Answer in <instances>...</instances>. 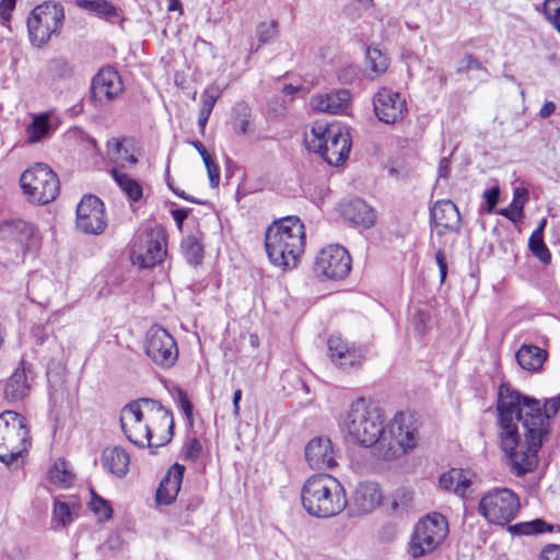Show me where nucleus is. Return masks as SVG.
Listing matches in <instances>:
<instances>
[{"instance_id": "dca6fc26", "label": "nucleus", "mask_w": 560, "mask_h": 560, "mask_svg": "<svg viewBox=\"0 0 560 560\" xmlns=\"http://www.w3.org/2000/svg\"><path fill=\"white\" fill-rule=\"evenodd\" d=\"M314 270L327 279L341 280L351 270V257L345 247L329 245L317 254Z\"/></svg>"}, {"instance_id": "f8f14e48", "label": "nucleus", "mask_w": 560, "mask_h": 560, "mask_svg": "<svg viewBox=\"0 0 560 560\" xmlns=\"http://www.w3.org/2000/svg\"><path fill=\"white\" fill-rule=\"evenodd\" d=\"M125 423L141 422L150 423L151 427L158 423L167 429L168 442L173 435L174 418L170 409L165 408L159 400L152 398H139L130 401L120 411Z\"/></svg>"}, {"instance_id": "cd10ccee", "label": "nucleus", "mask_w": 560, "mask_h": 560, "mask_svg": "<svg viewBox=\"0 0 560 560\" xmlns=\"http://www.w3.org/2000/svg\"><path fill=\"white\" fill-rule=\"evenodd\" d=\"M343 217L353 224L365 229L371 228L375 222V212L364 200L354 198L343 205Z\"/></svg>"}, {"instance_id": "a878e982", "label": "nucleus", "mask_w": 560, "mask_h": 560, "mask_svg": "<svg viewBox=\"0 0 560 560\" xmlns=\"http://www.w3.org/2000/svg\"><path fill=\"white\" fill-rule=\"evenodd\" d=\"M185 467L174 464L161 480L156 490V502L159 504H171L177 497L184 476Z\"/></svg>"}, {"instance_id": "f03ea898", "label": "nucleus", "mask_w": 560, "mask_h": 560, "mask_svg": "<svg viewBox=\"0 0 560 560\" xmlns=\"http://www.w3.org/2000/svg\"><path fill=\"white\" fill-rule=\"evenodd\" d=\"M301 501L310 515L319 518L340 514L348 502L343 486L328 474H317L307 478L301 491Z\"/></svg>"}, {"instance_id": "e433bc0d", "label": "nucleus", "mask_w": 560, "mask_h": 560, "mask_svg": "<svg viewBox=\"0 0 560 560\" xmlns=\"http://www.w3.org/2000/svg\"><path fill=\"white\" fill-rule=\"evenodd\" d=\"M77 2L80 8L95 12L107 20L118 16L116 7L107 0H78Z\"/></svg>"}, {"instance_id": "69168bd1", "label": "nucleus", "mask_w": 560, "mask_h": 560, "mask_svg": "<svg viewBox=\"0 0 560 560\" xmlns=\"http://www.w3.org/2000/svg\"><path fill=\"white\" fill-rule=\"evenodd\" d=\"M189 143L199 152V154L201 155L203 162H207V160L211 159V156L208 153L207 149L205 148V145L200 141L194 140V141H190Z\"/></svg>"}, {"instance_id": "a211bd4d", "label": "nucleus", "mask_w": 560, "mask_h": 560, "mask_svg": "<svg viewBox=\"0 0 560 560\" xmlns=\"http://www.w3.org/2000/svg\"><path fill=\"white\" fill-rule=\"evenodd\" d=\"M105 226L102 200L93 195L84 196L77 207V228L85 234H100Z\"/></svg>"}, {"instance_id": "ddd939ff", "label": "nucleus", "mask_w": 560, "mask_h": 560, "mask_svg": "<svg viewBox=\"0 0 560 560\" xmlns=\"http://www.w3.org/2000/svg\"><path fill=\"white\" fill-rule=\"evenodd\" d=\"M36 228L24 220H5L0 224V247L13 254L16 259H23L38 243Z\"/></svg>"}, {"instance_id": "8fccbe9b", "label": "nucleus", "mask_w": 560, "mask_h": 560, "mask_svg": "<svg viewBox=\"0 0 560 560\" xmlns=\"http://www.w3.org/2000/svg\"><path fill=\"white\" fill-rule=\"evenodd\" d=\"M410 501L411 494L407 490L397 491L393 500V510L395 512H402Z\"/></svg>"}, {"instance_id": "052dcab7", "label": "nucleus", "mask_w": 560, "mask_h": 560, "mask_svg": "<svg viewBox=\"0 0 560 560\" xmlns=\"http://www.w3.org/2000/svg\"><path fill=\"white\" fill-rule=\"evenodd\" d=\"M499 214L503 215L504 218L509 219L511 222L516 223L520 221L523 217L520 214V212H516L511 207L509 208H502L498 211Z\"/></svg>"}, {"instance_id": "a18cd8bd", "label": "nucleus", "mask_w": 560, "mask_h": 560, "mask_svg": "<svg viewBox=\"0 0 560 560\" xmlns=\"http://www.w3.org/2000/svg\"><path fill=\"white\" fill-rule=\"evenodd\" d=\"M221 92L215 86H208L201 94V110H206L211 113L213 109V106L218 98L220 97Z\"/></svg>"}, {"instance_id": "603ef678", "label": "nucleus", "mask_w": 560, "mask_h": 560, "mask_svg": "<svg viewBox=\"0 0 560 560\" xmlns=\"http://www.w3.org/2000/svg\"><path fill=\"white\" fill-rule=\"evenodd\" d=\"M499 196H500V188L498 186H493L483 192V198L486 199V202H487V212L488 213L493 212L495 206L499 202Z\"/></svg>"}, {"instance_id": "9b49d317", "label": "nucleus", "mask_w": 560, "mask_h": 560, "mask_svg": "<svg viewBox=\"0 0 560 560\" xmlns=\"http://www.w3.org/2000/svg\"><path fill=\"white\" fill-rule=\"evenodd\" d=\"M166 255V236L162 229L139 231L130 248L133 265L150 269L161 264Z\"/></svg>"}, {"instance_id": "680f3d73", "label": "nucleus", "mask_w": 560, "mask_h": 560, "mask_svg": "<svg viewBox=\"0 0 560 560\" xmlns=\"http://www.w3.org/2000/svg\"><path fill=\"white\" fill-rule=\"evenodd\" d=\"M172 217H173L174 221L176 222L177 226L182 228L183 222L188 217V210H186V209H175V210H172Z\"/></svg>"}, {"instance_id": "1a4fd4ad", "label": "nucleus", "mask_w": 560, "mask_h": 560, "mask_svg": "<svg viewBox=\"0 0 560 560\" xmlns=\"http://www.w3.org/2000/svg\"><path fill=\"white\" fill-rule=\"evenodd\" d=\"M21 187L33 202L46 205L56 199L60 185L56 173L44 163L27 168L20 178Z\"/></svg>"}, {"instance_id": "4c0bfd02", "label": "nucleus", "mask_w": 560, "mask_h": 560, "mask_svg": "<svg viewBox=\"0 0 560 560\" xmlns=\"http://www.w3.org/2000/svg\"><path fill=\"white\" fill-rule=\"evenodd\" d=\"M49 476L51 482L62 488H68L73 482V475L68 469L67 463L63 459H58L54 463L49 470Z\"/></svg>"}, {"instance_id": "2eb2a0df", "label": "nucleus", "mask_w": 560, "mask_h": 560, "mask_svg": "<svg viewBox=\"0 0 560 560\" xmlns=\"http://www.w3.org/2000/svg\"><path fill=\"white\" fill-rule=\"evenodd\" d=\"M144 352L156 365L173 366L178 358V349L173 336L163 327L154 325L148 329Z\"/></svg>"}, {"instance_id": "f3484780", "label": "nucleus", "mask_w": 560, "mask_h": 560, "mask_svg": "<svg viewBox=\"0 0 560 560\" xmlns=\"http://www.w3.org/2000/svg\"><path fill=\"white\" fill-rule=\"evenodd\" d=\"M376 117L384 124L392 125L404 119L407 114L406 100L398 92L382 88L373 97Z\"/></svg>"}, {"instance_id": "79ce46f5", "label": "nucleus", "mask_w": 560, "mask_h": 560, "mask_svg": "<svg viewBox=\"0 0 560 560\" xmlns=\"http://www.w3.org/2000/svg\"><path fill=\"white\" fill-rule=\"evenodd\" d=\"M544 13L547 21L560 34V0H546L544 3Z\"/></svg>"}, {"instance_id": "c9c22d12", "label": "nucleus", "mask_w": 560, "mask_h": 560, "mask_svg": "<svg viewBox=\"0 0 560 560\" xmlns=\"http://www.w3.org/2000/svg\"><path fill=\"white\" fill-rule=\"evenodd\" d=\"M365 359V350L352 345L350 349L336 361V365L346 372L359 369Z\"/></svg>"}, {"instance_id": "3c124183", "label": "nucleus", "mask_w": 560, "mask_h": 560, "mask_svg": "<svg viewBox=\"0 0 560 560\" xmlns=\"http://www.w3.org/2000/svg\"><path fill=\"white\" fill-rule=\"evenodd\" d=\"M471 69H482L481 63L472 55L465 56L457 65V72L464 73Z\"/></svg>"}, {"instance_id": "6e6552de", "label": "nucleus", "mask_w": 560, "mask_h": 560, "mask_svg": "<svg viewBox=\"0 0 560 560\" xmlns=\"http://www.w3.org/2000/svg\"><path fill=\"white\" fill-rule=\"evenodd\" d=\"M308 148L330 165L342 164L349 155L351 141L347 131L338 127H314L312 138L308 140Z\"/></svg>"}, {"instance_id": "4d7b16f0", "label": "nucleus", "mask_w": 560, "mask_h": 560, "mask_svg": "<svg viewBox=\"0 0 560 560\" xmlns=\"http://www.w3.org/2000/svg\"><path fill=\"white\" fill-rule=\"evenodd\" d=\"M540 560H560V545H547L541 550Z\"/></svg>"}, {"instance_id": "7ed1b4c3", "label": "nucleus", "mask_w": 560, "mask_h": 560, "mask_svg": "<svg viewBox=\"0 0 560 560\" xmlns=\"http://www.w3.org/2000/svg\"><path fill=\"white\" fill-rule=\"evenodd\" d=\"M304 225L298 217H287L267 229L265 246L270 261L279 267L295 266L304 248Z\"/></svg>"}, {"instance_id": "20e7f679", "label": "nucleus", "mask_w": 560, "mask_h": 560, "mask_svg": "<svg viewBox=\"0 0 560 560\" xmlns=\"http://www.w3.org/2000/svg\"><path fill=\"white\" fill-rule=\"evenodd\" d=\"M340 425L353 442L364 447L380 446L384 434V417L372 401L360 397L345 412Z\"/></svg>"}, {"instance_id": "5701e85b", "label": "nucleus", "mask_w": 560, "mask_h": 560, "mask_svg": "<svg viewBox=\"0 0 560 560\" xmlns=\"http://www.w3.org/2000/svg\"><path fill=\"white\" fill-rule=\"evenodd\" d=\"M351 94L348 90H336L311 97L310 106L313 110L328 114H340L349 105Z\"/></svg>"}, {"instance_id": "ea45409f", "label": "nucleus", "mask_w": 560, "mask_h": 560, "mask_svg": "<svg viewBox=\"0 0 560 560\" xmlns=\"http://www.w3.org/2000/svg\"><path fill=\"white\" fill-rule=\"evenodd\" d=\"M366 63L375 77H378L387 70L388 58L378 48H368Z\"/></svg>"}, {"instance_id": "4be33fe9", "label": "nucleus", "mask_w": 560, "mask_h": 560, "mask_svg": "<svg viewBox=\"0 0 560 560\" xmlns=\"http://www.w3.org/2000/svg\"><path fill=\"white\" fill-rule=\"evenodd\" d=\"M34 378L33 365L21 360L19 366L7 380L3 388L4 398L9 402L23 400L30 393L31 382Z\"/></svg>"}, {"instance_id": "37998d69", "label": "nucleus", "mask_w": 560, "mask_h": 560, "mask_svg": "<svg viewBox=\"0 0 560 560\" xmlns=\"http://www.w3.org/2000/svg\"><path fill=\"white\" fill-rule=\"evenodd\" d=\"M278 32L276 21L260 22L256 27V36L260 45L269 43Z\"/></svg>"}, {"instance_id": "e2e57ef3", "label": "nucleus", "mask_w": 560, "mask_h": 560, "mask_svg": "<svg viewBox=\"0 0 560 560\" xmlns=\"http://www.w3.org/2000/svg\"><path fill=\"white\" fill-rule=\"evenodd\" d=\"M438 174L440 178H447L450 175V160L448 158H443L438 167Z\"/></svg>"}, {"instance_id": "f257e3e1", "label": "nucleus", "mask_w": 560, "mask_h": 560, "mask_svg": "<svg viewBox=\"0 0 560 560\" xmlns=\"http://www.w3.org/2000/svg\"><path fill=\"white\" fill-rule=\"evenodd\" d=\"M559 409V396L541 402L508 384L500 385L497 404L500 446L514 475L522 477L535 470L538 452L550 433V420Z\"/></svg>"}, {"instance_id": "473e14b6", "label": "nucleus", "mask_w": 560, "mask_h": 560, "mask_svg": "<svg viewBox=\"0 0 560 560\" xmlns=\"http://www.w3.org/2000/svg\"><path fill=\"white\" fill-rule=\"evenodd\" d=\"M77 502L55 500L52 509V528H65L73 521V513L78 509Z\"/></svg>"}, {"instance_id": "6e6d98bb", "label": "nucleus", "mask_w": 560, "mask_h": 560, "mask_svg": "<svg viewBox=\"0 0 560 560\" xmlns=\"http://www.w3.org/2000/svg\"><path fill=\"white\" fill-rule=\"evenodd\" d=\"M470 478L468 472L459 469L458 481L456 480V494L464 497L467 489L470 487Z\"/></svg>"}, {"instance_id": "2f4dec72", "label": "nucleus", "mask_w": 560, "mask_h": 560, "mask_svg": "<svg viewBox=\"0 0 560 560\" xmlns=\"http://www.w3.org/2000/svg\"><path fill=\"white\" fill-rule=\"evenodd\" d=\"M109 172L116 184L130 200L139 201L142 198V187L138 180L133 179L117 167H112Z\"/></svg>"}, {"instance_id": "393cba45", "label": "nucleus", "mask_w": 560, "mask_h": 560, "mask_svg": "<svg viewBox=\"0 0 560 560\" xmlns=\"http://www.w3.org/2000/svg\"><path fill=\"white\" fill-rule=\"evenodd\" d=\"M382 491L376 482L364 481L358 485L353 493V506L358 513L366 514L382 502Z\"/></svg>"}, {"instance_id": "c756f323", "label": "nucleus", "mask_w": 560, "mask_h": 560, "mask_svg": "<svg viewBox=\"0 0 560 560\" xmlns=\"http://www.w3.org/2000/svg\"><path fill=\"white\" fill-rule=\"evenodd\" d=\"M547 359V351L544 349L533 346L523 345L516 352V360L518 364L528 371L539 370Z\"/></svg>"}, {"instance_id": "bf43d9fd", "label": "nucleus", "mask_w": 560, "mask_h": 560, "mask_svg": "<svg viewBox=\"0 0 560 560\" xmlns=\"http://www.w3.org/2000/svg\"><path fill=\"white\" fill-rule=\"evenodd\" d=\"M178 404L185 416L187 418H190L192 415V405L188 399L186 393L183 390H178Z\"/></svg>"}, {"instance_id": "9d476101", "label": "nucleus", "mask_w": 560, "mask_h": 560, "mask_svg": "<svg viewBox=\"0 0 560 560\" xmlns=\"http://www.w3.org/2000/svg\"><path fill=\"white\" fill-rule=\"evenodd\" d=\"M521 509L518 495L508 488L488 491L480 500L478 512L489 523L504 526L514 520Z\"/></svg>"}, {"instance_id": "423d86ee", "label": "nucleus", "mask_w": 560, "mask_h": 560, "mask_svg": "<svg viewBox=\"0 0 560 560\" xmlns=\"http://www.w3.org/2000/svg\"><path fill=\"white\" fill-rule=\"evenodd\" d=\"M31 445L30 432L24 418L13 411L0 413V460L10 464Z\"/></svg>"}, {"instance_id": "de8ad7c7", "label": "nucleus", "mask_w": 560, "mask_h": 560, "mask_svg": "<svg viewBox=\"0 0 560 560\" xmlns=\"http://www.w3.org/2000/svg\"><path fill=\"white\" fill-rule=\"evenodd\" d=\"M459 469H452L448 472L443 474L440 477V486L447 490L456 493V480L458 481Z\"/></svg>"}, {"instance_id": "13d9d810", "label": "nucleus", "mask_w": 560, "mask_h": 560, "mask_svg": "<svg viewBox=\"0 0 560 560\" xmlns=\"http://www.w3.org/2000/svg\"><path fill=\"white\" fill-rule=\"evenodd\" d=\"M435 261L440 270V281L444 282L447 276V262L443 249L435 253Z\"/></svg>"}, {"instance_id": "864d4df0", "label": "nucleus", "mask_w": 560, "mask_h": 560, "mask_svg": "<svg viewBox=\"0 0 560 560\" xmlns=\"http://www.w3.org/2000/svg\"><path fill=\"white\" fill-rule=\"evenodd\" d=\"M205 166L207 168L208 177L210 180V185L212 188L218 187L220 182V171L219 166L214 163L212 159L207 160V162H203Z\"/></svg>"}, {"instance_id": "aec40b11", "label": "nucleus", "mask_w": 560, "mask_h": 560, "mask_svg": "<svg viewBox=\"0 0 560 560\" xmlns=\"http://www.w3.org/2000/svg\"><path fill=\"white\" fill-rule=\"evenodd\" d=\"M122 82L120 75L113 68L102 69L92 81L91 97L100 104H106L120 95Z\"/></svg>"}, {"instance_id": "4468645a", "label": "nucleus", "mask_w": 560, "mask_h": 560, "mask_svg": "<svg viewBox=\"0 0 560 560\" xmlns=\"http://www.w3.org/2000/svg\"><path fill=\"white\" fill-rule=\"evenodd\" d=\"M418 441L416 422L411 416L398 413L395 416L389 431L384 430L380 451L385 459L396 456L397 451L406 452L413 448Z\"/></svg>"}, {"instance_id": "c85d7f7f", "label": "nucleus", "mask_w": 560, "mask_h": 560, "mask_svg": "<svg viewBox=\"0 0 560 560\" xmlns=\"http://www.w3.org/2000/svg\"><path fill=\"white\" fill-rule=\"evenodd\" d=\"M119 422L120 428L125 433L126 438L128 439V441H130L132 444L139 447H159L167 443L166 440L158 444H153L151 442L153 429L151 424L148 422L125 423L122 416H120Z\"/></svg>"}, {"instance_id": "72a5a7b5", "label": "nucleus", "mask_w": 560, "mask_h": 560, "mask_svg": "<svg viewBox=\"0 0 560 560\" xmlns=\"http://www.w3.org/2000/svg\"><path fill=\"white\" fill-rule=\"evenodd\" d=\"M182 253L186 261L191 266H198L203 259V246L194 235H187L180 243Z\"/></svg>"}, {"instance_id": "a19ab883", "label": "nucleus", "mask_w": 560, "mask_h": 560, "mask_svg": "<svg viewBox=\"0 0 560 560\" xmlns=\"http://www.w3.org/2000/svg\"><path fill=\"white\" fill-rule=\"evenodd\" d=\"M327 345L330 359L336 363V361L341 359V355L347 352L353 343H349L343 340L341 336L332 335L329 337Z\"/></svg>"}, {"instance_id": "58836bf2", "label": "nucleus", "mask_w": 560, "mask_h": 560, "mask_svg": "<svg viewBox=\"0 0 560 560\" xmlns=\"http://www.w3.org/2000/svg\"><path fill=\"white\" fill-rule=\"evenodd\" d=\"M528 247L533 255L542 264H550L551 253L544 242V235H538V232H533L528 240Z\"/></svg>"}, {"instance_id": "39448f33", "label": "nucleus", "mask_w": 560, "mask_h": 560, "mask_svg": "<svg viewBox=\"0 0 560 560\" xmlns=\"http://www.w3.org/2000/svg\"><path fill=\"white\" fill-rule=\"evenodd\" d=\"M63 7L54 1L36 5L26 20L28 39L36 48L44 47L52 36L58 35L63 25Z\"/></svg>"}, {"instance_id": "b1692460", "label": "nucleus", "mask_w": 560, "mask_h": 560, "mask_svg": "<svg viewBox=\"0 0 560 560\" xmlns=\"http://www.w3.org/2000/svg\"><path fill=\"white\" fill-rule=\"evenodd\" d=\"M107 158L113 167H126L127 165H135L138 162L136 155V148L133 141L127 138H112L107 141Z\"/></svg>"}, {"instance_id": "5fc2aeb1", "label": "nucleus", "mask_w": 560, "mask_h": 560, "mask_svg": "<svg viewBox=\"0 0 560 560\" xmlns=\"http://www.w3.org/2000/svg\"><path fill=\"white\" fill-rule=\"evenodd\" d=\"M526 196H527V192L525 190L521 191L520 189H516L514 191L513 201L510 205V207L512 209H514L516 212H520V214L522 217L524 215V205H525L526 199H527Z\"/></svg>"}, {"instance_id": "774afa93", "label": "nucleus", "mask_w": 560, "mask_h": 560, "mask_svg": "<svg viewBox=\"0 0 560 560\" xmlns=\"http://www.w3.org/2000/svg\"><path fill=\"white\" fill-rule=\"evenodd\" d=\"M236 128L242 135H246L249 131V120L246 118V116L238 120Z\"/></svg>"}, {"instance_id": "412c9836", "label": "nucleus", "mask_w": 560, "mask_h": 560, "mask_svg": "<svg viewBox=\"0 0 560 560\" xmlns=\"http://www.w3.org/2000/svg\"><path fill=\"white\" fill-rule=\"evenodd\" d=\"M430 218L439 235L457 233L460 229L459 210L451 200H438L430 209Z\"/></svg>"}, {"instance_id": "09e8293b", "label": "nucleus", "mask_w": 560, "mask_h": 560, "mask_svg": "<svg viewBox=\"0 0 560 560\" xmlns=\"http://www.w3.org/2000/svg\"><path fill=\"white\" fill-rule=\"evenodd\" d=\"M430 315L422 311V310H418L413 316H412V325L415 326V329L419 332V334H423L427 331L428 327H429V324H430Z\"/></svg>"}, {"instance_id": "6ab92c4d", "label": "nucleus", "mask_w": 560, "mask_h": 560, "mask_svg": "<svg viewBox=\"0 0 560 560\" xmlns=\"http://www.w3.org/2000/svg\"><path fill=\"white\" fill-rule=\"evenodd\" d=\"M304 456L310 468L314 470H328L338 465L337 451L330 438L325 435L310 440L305 445Z\"/></svg>"}, {"instance_id": "49530a36", "label": "nucleus", "mask_w": 560, "mask_h": 560, "mask_svg": "<svg viewBox=\"0 0 560 560\" xmlns=\"http://www.w3.org/2000/svg\"><path fill=\"white\" fill-rule=\"evenodd\" d=\"M202 451L200 441L197 438L189 439L184 446V459L196 462Z\"/></svg>"}, {"instance_id": "0eeeda50", "label": "nucleus", "mask_w": 560, "mask_h": 560, "mask_svg": "<svg viewBox=\"0 0 560 560\" xmlns=\"http://www.w3.org/2000/svg\"><path fill=\"white\" fill-rule=\"evenodd\" d=\"M448 534L446 518L440 513L422 517L415 526L408 555L418 559L436 550Z\"/></svg>"}, {"instance_id": "c03bdc74", "label": "nucleus", "mask_w": 560, "mask_h": 560, "mask_svg": "<svg viewBox=\"0 0 560 560\" xmlns=\"http://www.w3.org/2000/svg\"><path fill=\"white\" fill-rule=\"evenodd\" d=\"M90 508L100 520H109L112 517L113 510L109 503L103 498L96 495L94 492L90 502Z\"/></svg>"}, {"instance_id": "f704fd0d", "label": "nucleus", "mask_w": 560, "mask_h": 560, "mask_svg": "<svg viewBox=\"0 0 560 560\" xmlns=\"http://www.w3.org/2000/svg\"><path fill=\"white\" fill-rule=\"evenodd\" d=\"M552 526L548 525L544 520L536 518L530 522H522L508 526V532L512 535H535L544 532H551Z\"/></svg>"}, {"instance_id": "7c9ffc66", "label": "nucleus", "mask_w": 560, "mask_h": 560, "mask_svg": "<svg viewBox=\"0 0 560 560\" xmlns=\"http://www.w3.org/2000/svg\"><path fill=\"white\" fill-rule=\"evenodd\" d=\"M27 143H36L47 138L51 132L50 114L40 113L33 116L31 124L26 128Z\"/></svg>"}, {"instance_id": "338daca9", "label": "nucleus", "mask_w": 560, "mask_h": 560, "mask_svg": "<svg viewBox=\"0 0 560 560\" xmlns=\"http://www.w3.org/2000/svg\"><path fill=\"white\" fill-rule=\"evenodd\" d=\"M210 115H211V113H209V112L201 110V109L199 110L198 126L200 127L201 132L205 131Z\"/></svg>"}, {"instance_id": "0e129e2a", "label": "nucleus", "mask_w": 560, "mask_h": 560, "mask_svg": "<svg viewBox=\"0 0 560 560\" xmlns=\"http://www.w3.org/2000/svg\"><path fill=\"white\" fill-rule=\"evenodd\" d=\"M556 110V104L551 101L546 102L542 107L539 110V117L540 118H548L551 116Z\"/></svg>"}, {"instance_id": "bb28decb", "label": "nucleus", "mask_w": 560, "mask_h": 560, "mask_svg": "<svg viewBox=\"0 0 560 560\" xmlns=\"http://www.w3.org/2000/svg\"><path fill=\"white\" fill-rule=\"evenodd\" d=\"M101 460L103 467L115 477L122 478L129 471L130 456L120 446L106 447Z\"/></svg>"}]
</instances>
